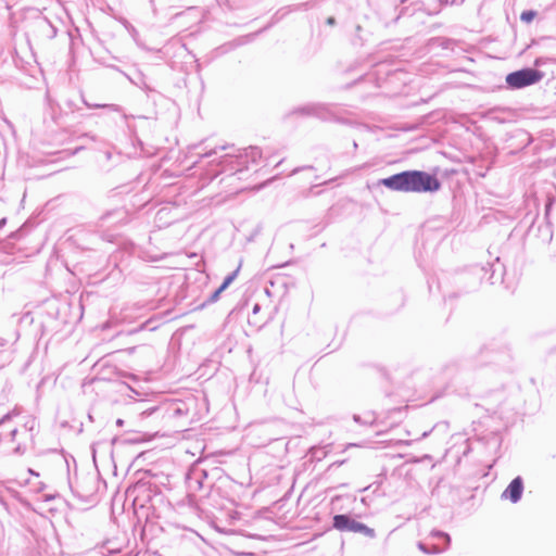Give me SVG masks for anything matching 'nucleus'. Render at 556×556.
<instances>
[{"label": "nucleus", "instance_id": "nucleus-1", "mask_svg": "<svg viewBox=\"0 0 556 556\" xmlns=\"http://www.w3.org/2000/svg\"><path fill=\"white\" fill-rule=\"evenodd\" d=\"M381 184L394 191L415 193L434 192L441 187L435 176L421 170L402 172L383 178Z\"/></svg>", "mask_w": 556, "mask_h": 556}, {"label": "nucleus", "instance_id": "nucleus-2", "mask_svg": "<svg viewBox=\"0 0 556 556\" xmlns=\"http://www.w3.org/2000/svg\"><path fill=\"white\" fill-rule=\"evenodd\" d=\"M542 74L533 68H525L513 72L506 76V83L509 87L519 89L538 83Z\"/></svg>", "mask_w": 556, "mask_h": 556}, {"label": "nucleus", "instance_id": "nucleus-3", "mask_svg": "<svg viewBox=\"0 0 556 556\" xmlns=\"http://www.w3.org/2000/svg\"><path fill=\"white\" fill-rule=\"evenodd\" d=\"M333 527L340 531L359 532L369 538L375 535L374 529L368 528L366 525L355 521L345 515H336L333 517Z\"/></svg>", "mask_w": 556, "mask_h": 556}, {"label": "nucleus", "instance_id": "nucleus-4", "mask_svg": "<svg viewBox=\"0 0 556 556\" xmlns=\"http://www.w3.org/2000/svg\"><path fill=\"white\" fill-rule=\"evenodd\" d=\"M522 490V479L520 477H517L509 483V485L503 492V496L509 498L513 503H516L520 500Z\"/></svg>", "mask_w": 556, "mask_h": 556}, {"label": "nucleus", "instance_id": "nucleus-5", "mask_svg": "<svg viewBox=\"0 0 556 556\" xmlns=\"http://www.w3.org/2000/svg\"><path fill=\"white\" fill-rule=\"evenodd\" d=\"M235 276L231 275V276H228L225 281L223 282V285L215 291V293L213 294V300H216L219 294L231 283V281L233 280Z\"/></svg>", "mask_w": 556, "mask_h": 556}, {"label": "nucleus", "instance_id": "nucleus-6", "mask_svg": "<svg viewBox=\"0 0 556 556\" xmlns=\"http://www.w3.org/2000/svg\"><path fill=\"white\" fill-rule=\"evenodd\" d=\"M536 13L534 11H525L521 13V21L526 22V23H530L533 21V18L535 17Z\"/></svg>", "mask_w": 556, "mask_h": 556}, {"label": "nucleus", "instance_id": "nucleus-7", "mask_svg": "<svg viewBox=\"0 0 556 556\" xmlns=\"http://www.w3.org/2000/svg\"><path fill=\"white\" fill-rule=\"evenodd\" d=\"M327 22H328V24L332 25L334 23V18L333 17H329Z\"/></svg>", "mask_w": 556, "mask_h": 556}]
</instances>
